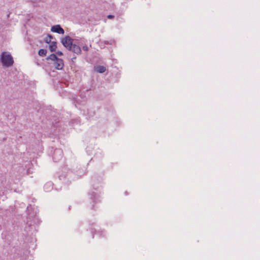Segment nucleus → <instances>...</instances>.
Instances as JSON below:
<instances>
[{
    "instance_id": "1",
    "label": "nucleus",
    "mask_w": 260,
    "mask_h": 260,
    "mask_svg": "<svg viewBox=\"0 0 260 260\" xmlns=\"http://www.w3.org/2000/svg\"><path fill=\"white\" fill-rule=\"evenodd\" d=\"M0 61L2 65L6 68L13 66L14 60L10 53L8 52H3L1 55Z\"/></svg>"
},
{
    "instance_id": "2",
    "label": "nucleus",
    "mask_w": 260,
    "mask_h": 260,
    "mask_svg": "<svg viewBox=\"0 0 260 260\" xmlns=\"http://www.w3.org/2000/svg\"><path fill=\"white\" fill-rule=\"evenodd\" d=\"M73 41L72 38L68 36L61 39V43L68 50H70L73 46Z\"/></svg>"
},
{
    "instance_id": "3",
    "label": "nucleus",
    "mask_w": 260,
    "mask_h": 260,
    "mask_svg": "<svg viewBox=\"0 0 260 260\" xmlns=\"http://www.w3.org/2000/svg\"><path fill=\"white\" fill-rule=\"evenodd\" d=\"M63 152L61 149H56L55 150L53 155V159L54 161H59L62 157Z\"/></svg>"
},
{
    "instance_id": "4",
    "label": "nucleus",
    "mask_w": 260,
    "mask_h": 260,
    "mask_svg": "<svg viewBox=\"0 0 260 260\" xmlns=\"http://www.w3.org/2000/svg\"><path fill=\"white\" fill-rule=\"evenodd\" d=\"M51 31L61 35H63L64 33V29L59 24L52 26Z\"/></svg>"
},
{
    "instance_id": "5",
    "label": "nucleus",
    "mask_w": 260,
    "mask_h": 260,
    "mask_svg": "<svg viewBox=\"0 0 260 260\" xmlns=\"http://www.w3.org/2000/svg\"><path fill=\"white\" fill-rule=\"evenodd\" d=\"M54 66L56 69L61 70L64 67V62L62 59L58 58L54 62Z\"/></svg>"
},
{
    "instance_id": "6",
    "label": "nucleus",
    "mask_w": 260,
    "mask_h": 260,
    "mask_svg": "<svg viewBox=\"0 0 260 260\" xmlns=\"http://www.w3.org/2000/svg\"><path fill=\"white\" fill-rule=\"evenodd\" d=\"M69 50L73 51L74 53L77 55L80 54L82 52L80 47L76 44H73L71 49Z\"/></svg>"
},
{
    "instance_id": "7",
    "label": "nucleus",
    "mask_w": 260,
    "mask_h": 260,
    "mask_svg": "<svg viewBox=\"0 0 260 260\" xmlns=\"http://www.w3.org/2000/svg\"><path fill=\"white\" fill-rule=\"evenodd\" d=\"M106 70V68L103 66H98L95 68V71L99 73H103Z\"/></svg>"
},
{
    "instance_id": "8",
    "label": "nucleus",
    "mask_w": 260,
    "mask_h": 260,
    "mask_svg": "<svg viewBox=\"0 0 260 260\" xmlns=\"http://www.w3.org/2000/svg\"><path fill=\"white\" fill-rule=\"evenodd\" d=\"M57 48L56 42L53 41L51 43V45L49 46V49L51 52H54Z\"/></svg>"
},
{
    "instance_id": "9",
    "label": "nucleus",
    "mask_w": 260,
    "mask_h": 260,
    "mask_svg": "<svg viewBox=\"0 0 260 260\" xmlns=\"http://www.w3.org/2000/svg\"><path fill=\"white\" fill-rule=\"evenodd\" d=\"M58 58L56 56V54H50L49 56H48L47 58H46V59L47 60H49V59H50L52 61H54V62L55 61H56Z\"/></svg>"
},
{
    "instance_id": "10",
    "label": "nucleus",
    "mask_w": 260,
    "mask_h": 260,
    "mask_svg": "<svg viewBox=\"0 0 260 260\" xmlns=\"http://www.w3.org/2000/svg\"><path fill=\"white\" fill-rule=\"evenodd\" d=\"M47 52V50L41 49L39 50L38 54L41 56H44L46 55Z\"/></svg>"
},
{
    "instance_id": "11",
    "label": "nucleus",
    "mask_w": 260,
    "mask_h": 260,
    "mask_svg": "<svg viewBox=\"0 0 260 260\" xmlns=\"http://www.w3.org/2000/svg\"><path fill=\"white\" fill-rule=\"evenodd\" d=\"M53 39V36L51 35H48V36L45 39V41L46 43L49 44L51 43V40Z\"/></svg>"
},
{
    "instance_id": "12",
    "label": "nucleus",
    "mask_w": 260,
    "mask_h": 260,
    "mask_svg": "<svg viewBox=\"0 0 260 260\" xmlns=\"http://www.w3.org/2000/svg\"><path fill=\"white\" fill-rule=\"evenodd\" d=\"M82 49L83 50L87 51L88 50V47L87 46L85 45L82 47Z\"/></svg>"
},
{
    "instance_id": "13",
    "label": "nucleus",
    "mask_w": 260,
    "mask_h": 260,
    "mask_svg": "<svg viewBox=\"0 0 260 260\" xmlns=\"http://www.w3.org/2000/svg\"><path fill=\"white\" fill-rule=\"evenodd\" d=\"M56 54L59 56H61L63 55V53L60 51H58L57 52H56Z\"/></svg>"
},
{
    "instance_id": "14",
    "label": "nucleus",
    "mask_w": 260,
    "mask_h": 260,
    "mask_svg": "<svg viewBox=\"0 0 260 260\" xmlns=\"http://www.w3.org/2000/svg\"><path fill=\"white\" fill-rule=\"evenodd\" d=\"M107 18L109 19H112V18H114V16L112 15H109L107 16Z\"/></svg>"
},
{
    "instance_id": "15",
    "label": "nucleus",
    "mask_w": 260,
    "mask_h": 260,
    "mask_svg": "<svg viewBox=\"0 0 260 260\" xmlns=\"http://www.w3.org/2000/svg\"><path fill=\"white\" fill-rule=\"evenodd\" d=\"M60 180H62V178H63L62 176H59V177Z\"/></svg>"
},
{
    "instance_id": "16",
    "label": "nucleus",
    "mask_w": 260,
    "mask_h": 260,
    "mask_svg": "<svg viewBox=\"0 0 260 260\" xmlns=\"http://www.w3.org/2000/svg\"><path fill=\"white\" fill-rule=\"evenodd\" d=\"M76 58V57H73V58H72V61H74V59H75Z\"/></svg>"
}]
</instances>
